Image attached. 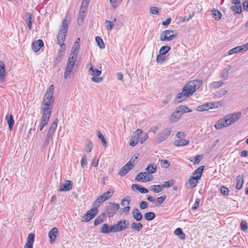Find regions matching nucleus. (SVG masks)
<instances>
[{
	"label": "nucleus",
	"instance_id": "423d86ee",
	"mask_svg": "<svg viewBox=\"0 0 248 248\" xmlns=\"http://www.w3.org/2000/svg\"><path fill=\"white\" fill-rule=\"evenodd\" d=\"M129 225L128 221L126 219H122L118 221L116 224L111 226L112 232H121L126 229Z\"/></svg>",
	"mask_w": 248,
	"mask_h": 248
},
{
	"label": "nucleus",
	"instance_id": "bf43d9fd",
	"mask_svg": "<svg viewBox=\"0 0 248 248\" xmlns=\"http://www.w3.org/2000/svg\"><path fill=\"white\" fill-rule=\"evenodd\" d=\"M158 8L156 7H151L150 8V13L154 15H157L159 13Z\"/></svg>",
	"mask_w": 248,
	"mask_h": 248
},
{
	"label": "nucleus",
	"instance_id": "39448f33",
	"mask_svg": "<svg viewBox=\"0 0 248 248\" xmlns=\"http://www.w3.org/2000/svg\"><path fill=\"white\" fill-rule=\"evenodd\" d=\"M177 34L175 33L173 30H167L163 31L159 36L161 41H170L177 36Z\"/></svg>",
	"mask_w": 248,
	"mask_h": 248
},
{
	"label": "nucleus",
	"instance_id": "3c124183",
	"mask_svg": "<svg viewBox=\"0 0 248 248\" xmlns=\"http://www.w3.org/2000/svg\"><path fill=\"white\" fill-rule=\"evenodd\" d=\"M105 24L106 26V28L108 30H111L114 26V24L109 20H105Z\"/></svg>",
	"mask_w": 248,
	"mask_h": 248
},
{
	"label": "nucleus",
	"instance_id": "473e14b6",
	"mask_svg": "<svg viewBox=\"0 0 248 248\" xmlns=\"http://www.w3.org/2000/svg\"><path fill=\"white\" fill-rule=\"evenodd\" d=\"M26 18V22L28 25V28L30 30H31L32 29V21H31V14L29 13H26L25 15Z\"/></svg>",
	"mask_w": 248,
	"mask_h": 248
},
{
	"label": "nucleus",
	"instance_id": "4be33fe9",
	"mask_svg": "<svg viewBox=\"0 0 248 248\" xmlns=\"http://www.w3.org/2000/svg\"><path fill=\"white\" fill-rule=\"evenodd\" d=\"M231 65H228L226 67L223 69L221 74V78L223 79L226 80L227 79H228L229 77V72L231 69Z\"/></svg>",
	"mask_w": 248,
	"mask_h": 248
},
{
	"label": "nucleus",
	"instance_id": "5701e85b",
	"mask_svg": "<svg viewBox=\"0 0 248 248\" xmlns=\"http://www.w3.org/2000/svg\"><path fill=\"white\" fill-rule=\"evenodd\" d=\"M204 166H200L194 171L193 175H195V177L200 179L202 177V172L204 170Z\"/></svg>",
	"mask_w": 248,
	"mask_h": 248
},
{
	"label": "nucleus",
	"instance_id": "0eeeda50",
	"mask_svg": "<svg viewBox=\"0 0 248 248\" xmlns=\"http://www.w3.org/2000/svg\"><path fill=\"white\" fill-rule=\"evenodd\" d=\"M241 116V113L239 112L229 114L225 117L226 121L225 123L229 126L237 121Z\"/></svg>",
	"mask_w": 248,
	"mask_h": 248
},
{
	"label": "nucleus",
	"instance_id": "4d7b16f0",
	"mask_svg": "<svg viewBox=\"0 0 248 248\" xmlns=\"http://www.w3.org/2000/svg\"><path fill=\"white\" fill-rule=\"evenodd\" d=\"M34 237L35 235L34 233H29L27 238V242L33 244L34 241Z\"/></svg>",
	"mask_w": 248,
	"mask_h": 248
},
{
	"label": "nucleus",
	"instance_id": "4468645a",
	"mask_svg": "<svg viewBox=\"0 0 248 248\" xmlns=\"http://www.w3.org/2000/svg\"><path fill=\"white\" fill-rule=\"evenodd\" d=\"M73 184L70 180H66L64 183L61 185L59 189L60 191H67L72 188Z\"/></svg>",
	"mask_w": 248,
	"mask_h": 248
},
{
	"label": "nucleus",
	"instance_id": "7ed1b4c3",
	"mask_svg": "<svg viewBox=\"0 0 248 248\" xmlns=\"http://www.w3.org/2000/svg\"><path fill=\"white\" fill-rule=\"evenodd\" d=\"M80 46L74 44L70 53V57L68 59L65 68L63 77L66 79L70 75L76 61Z\"/></svg>",
	"mask_w": 248,
	"mask_h": 248
},
{
	"label": "nucleus",
	"instance_id": "f704fd0d",
	"mask_svg": "<svg viewBox=\"0 0 248 248\" xmlns=\"http://www.w3.org/2000/svg\"><path fill=\"white\" fill-rule=\"evenodd\" d=\"M170 49V47L167 46H164L162 47L159 49V54L162 55H164L167 54Z\"/></svg>",
	"mask_w": 248,
	"mask_h": 248
},
{
	"label": "nucleus",
	"instance_id": "c03bdc74",
	"mask_svg": "<svg viewBox=\"0 0 248 248\" xmlns=\"http://www.w3.org/2000/svg\"><path fill=\"white\" fill-rule=\"evenodd\" d=\"M146 177H145L142 173H139L137 175L135 180L141 182H146Z\"/></svg>",
	"mask_w": 248,
	"mask_h": 248
},
{
	"label": "nucleus",
	"instance_id": "13d9d810",
	"mask_svg": "<svg viewBox=\"0 0 248 248\" xmlns=\"http://www.w3.org/2000/svg\"><path fill=\"white\" fill-rule=\"evenodd\" d=\"M93 148V144L91 140H89L86 146V150L88 153L90 152Z\"/></svg>",
	"mask_w": 248,
	"mask_h": 248
},
{
	"label": "nucleus",
	"instance_id": "5fc2aeb1",
	"mask_svg": "<svg viewBox=\"0 0 248 248\" xmlns=\"http://www.w3.org/2000/svg\"><path fill=\"white\" fill-rule=\"evenodd\" d=\"M97 136L98 138L100 139V140H101L103 145H105L106 146L107 144V141L102 134L100 132L98 131L97 132Z\"/></svg>",
	"mask_w": 248,
	"mask_h": 248
},
{
	"label": "nucleus",
	"instance_id": "052dcab7",
	"mask_svg": "<svg viewBox=\"0 0 248 248\" xmlns=\"http://www.w3.org/2000/svg\"><path fill=\"white\" fill-rule=\"evenodd\" d=\"M241 229L243 231H245L248 229V225L245 220H242L241 222Z\"/></svg>",
	"mask_w": 248,
	"mask_h": 248
},
{
	"label": "nucleus",
	"instance_id": "a211bd4d",
	"mask_svg": "<svg viewBox=\"0 0 248 248\" xmlns=\"http://www.w3.org/2000/svg\"><path fill=\"white\" fill-rule=\"evenodd\" d=\"M181 114L176 109H175L170 116V122L171 123H175L178 121L181 118Z\"/></svg>",
	"mask_w": 248,
	"mask_h": 248
},
{
	"label": "nucleus",
	"instance_id": "0e129e2a",
	"mask_svg": "<svg viewBox=\"0 0 248 248\" xmlns=\"http://www.w3.org/2000/svg\"><path fill=\"white\" fill-rule=\"evenodd\" d=\"M203 158V156L202 155H196L195 157L194 164H198Z\"/></svg>",
	"mask_w": 248,
	"mask_h": 248
},
{
	"label": "nucleus",
	"instance_id": "ddd939ff",
	"mask_svg": "<svg viewBox=\"0 0 248 248\" xmlns=\"http://www.w3.org/2000/svg\"><path fill=\"white\" fill-rule=\"evenodd\" d=\"M59 230L56 228H53L48 232V237L50 239V243L51 244L54 243L55 242L56 238L58 235Z\"/></svg>",
	"mask_w": 248,
	"mask_h": 248
},
{
	"label": "nucleus",
	"instance_id": "7c9ffc66",
	"mask_svg": "<svg viewBox=\"0 0 248 248\" xmlns=\"http://www.w3.org/2000/svg\"><path fill=\"white\" fill-rule=\"evenodd\" d=\"M243 183L244 180L243 176L241 175H238L236 178V188L237 189L240 190L242 188Z\"/></svg>",
	"mask_w": 248,
	"mask_h": 248
},
{
	"label": "nucleus",
	"instance_id": "393cba45",
	"mask_svg": "<svg viewBox=\"0 0 248 248\" xmlns=\"http://www.w3.org/2000/svg\"><path fill=\"white\" fill-rule=\"evenodd\" d=\"M176 109L182 115V114L186 112H190L192 110L189 109L187 106L185 105H181L178 106L176 108Z\"/></svg>",
	"mask_w": 248,
	"mask_h": 248
},
{
	"label": "nucleus",
	"instance_id": "ea45409f",
	"mask_svg": "<svg viewBox=\"0 0 248 248\" xmlns=\"http://www.w3.org/2000/svg\"><path fill=\"white\" fill-rule=\"evenodd\" d=\"M212 12L213 16L215 19L219 20L221 18L222 14L218 10L214 9Z\"/></svg>",
	"mask_w": 248,
	"mask_h": 248
},
{
	"label": "nucleus",
	"instance_id": "72a5a7b5",
	"mask_svg": "<svg viewBox=\"0 0 248 248\" xmlns=\"http://www.w3.org/2000/svg\"><path fill=\"white\" fill-rule=\"evenodd\" d=\"M111 229V226L109 227L108 224H104L101 229L100 232L102 233H107L109 232H112Z\"/></svg>",
	"mask_w": 248,
	"mask_h": 248
},
{
	"label": "nucleus",
	"instance_id": "dca6fc26",
	"mask_svg": "<svg viewBox=\"0 0 248 248\" xmlns=\"http://www.w3.org/2000/svg\"><path fill=\"white\" fill-rule=\"evenodd\" d=\"M44 46L43 41L39 39L34 42L32 44V48L35 52H37Z\"/></svg>",
	"mask_w": 248,
	"mask_h": 248
},
{
	"label": "nucleus",
	"instance_id": "1a4fd4ad",
	"mask_svg": "<svg viewBox=\"0 0 248 248\" xmlns=\"http://www.w3.org/2000/svg\"><path fill=\"white\" fill-rule=\"evenodd\" d=\"M171 133V129L169 127L165 128L155 139L156 142L159 143L166 140L170 135Z\"/></svg>",
	"mask_w": 248,
	"mask_h": 248
},
{
	"label": "nucleus",
	"instance_id": "09e8293b",
	"mask_svg": "<svg viewBox=\"0 0 248 248\" xmlns=\"http://www.w3.org/2000/svg\"><path fill=\"white\" fill-rule=\"evenodd\" d=\"M166 198V196L165 195L158 197L156 201V206H159L161 203H162L164 202V201L165 200Z\"/></svg>",
	"mask_w": 248,
	"mask_h": 248
},
{
	"label": "nucleus",
	"instance_id": "b1692460",
	"mask_svg": "<svg viewBox=\"0 0 248 248\" xmlns=\"http://www.w3.org/2000/svg\"><path fill=\"white\" fill-rule=\"evenodd\" d=\"M5 119L8 124L9 129L11 130L15 123L13 116L12 114H8L6 115Z\"/></svg>",
	"mask_w": 248,
	"mask_h": 248
},
{
	"label": "nucleus",
	"instance_id": "37998d69",
	"mask_svg": "<svg viewBox=\"0 0 248 248\" xmlns=\"http://www.w3.org/2000/svg\"><path fill=\"white\" fill-rule=\"evenodd\" d=\"M204 107H205V110H208L210 108H217V106L215 103H207L205 104H203Z\"/></svg>",
	"mask_w": 248,
	"mask_h": 248
},
{
	"label": "nucleus",
	"instance_id": "338daca9",
	"mask_svg": "<svg viewBox=\"0 0 248 248\" xmlns=\"http://www.w3.org/2000/svg\"><path fill=\"white\" fill-rule=\"evenodd\" d=\"M148 207V203L145 201L141 202L140 204V209H144Z\"/></svg>",
	"mask_w": 248,
	"mask_h": 248
},
{
	"label": "nucleus",
	"instance_id": "bb28decb",
	"mask_svg": "<svg viewBox=\"0 0 248 248\" xmlns=\"http://www.w3.org/2000/svg\"><path fill=\"white\" fill-rule=\"evenodd\" d=\"M143 227V225L141 223H136L133 222L131 225V228L134 231L139 232Z\"/></svg>",
	"mask_w": 248,
	"mask_h": 248
},
{
	"label": "nucleus",
	"instance_id": "c9c22d12",
	"mask_svg": "<svg viewBox=\"0 0 248 248\" xmlns=\"http://www.w3.org/2000/svg\"><path fill=\"white\" fill-rule=\"evenodd\" d=\"M174 233L175 235L179 236V238L181 239H184L185 238V235L180 228H177L174 231Z\"/></svg>",
	"mask_w": 248,
	"mask_h": 248
},
{
	"label": "nucleus",
	"instance_id": "680f3d73",
	"mask_svg": "<svg viewBox=\"0 0 248 248\" xmlns=\"http://www.w3.org/2000/svg\"><path fill=\"white\" fill-rule=\"evenodd\" d=\"M91 80L93 82L98 83L101 82L103 80V78L98 76H94L91 78Z\"/></svg>",
	"mask_w": 248,
	"mask_h": 248
},
{
	"label": "nucleus",
	"instance_id": "f8f14e48",
	"mask_svg": "<svg viewBox=\"0 0 248 248\" xmlns=\"http://www.w3.org/2000/svg\"><path fill=\"white\" fill-rule=\"evenodd\" d=\"M132 164L130 162H127L120 170L118 174L121 177L125 176L132 169Z\"/></svg>",
	"mask_w": 248,
	"mask_h": 248
},
{
	"label": "nucleus",
	"instance_id": "9d476101",
	"mask_svg": "<svg viewBox=\"0 0 248 248\" xmlns=\"http://www.w3.org/2000/svg\"><path fill=\"white\" fill-rule=\"evenodd\" d=\"M97 211L98 209L96 207L92 208L83 216V221L85 222L89 221L97 214Z\"/></svg>",
	"mask_w": 248,
	"mask_h": 248
},
{
	"label": "nucleus",
	"instance_id": "774afa93",
	"mask_svg": "<svg viewBox=\"0 0 248 248\" xmlns=\"http://www.w3.org/2000/svg\"><path fill=\"white\" fill-rule=\"evenodd\" d=\"M87 164V159L85 155H84L81 160V166L83 168Z\"/></svg>",
	"mask_w": 248,
	"mask_h": 248
},
{
	"label": "nucleus",
	"instance_id": "a19ab883",
	"mask_svg": "<svg viewBox=\"0 0 248 248\" xmlns=\"http://www.w3.org/2000/svg\"><path fill=\"white\" fill-rule=\"evenodd\" d=\"M57 123L58 119H56L51 124L48 131L52 134H54L57 127Z\"/></svg>",
	"mask_w": 248,
	"mask_h": 248
},
{
	"label": "nucleus",
	"instance_id": "412c9836",
	"mask_svg": "<svg viewBox=\"0 0 248 248\" xmlns=\"http://www.w3.org/2000/svg\"><path fill=\"white\" fill-rule=\"evenodd\" d=\"M50 116L42 115L40 125V130H42L44 127L46 125L50 119Z\"/></svg>",
	"mask_w": 248,
	"mask_h": 248
},
{
	"label": "nucleus",
	"instance_id": "49530a36",
	"mask_svg": "<svg viewBox=\"0 0 248 248\" xmlns=\"http://www.w3.org/2000/svg\"><path fill=\"white\" fill-rule=\"evenodd\" d=\"M223 84V82L221 81L213 82L210 85L212 88H217L221 87Z\"/></svg>",
	"mask_w": 248,
	"mask_h": 248
},
{
	"label": "nucleus",
	"instance_id": "2eb2a0df",
	"mask_svg": "<svg viewBox=\"0 0 248 248\" xmlns=\"http://www.w3.org/2000/svg\"><path fill=\"white\" fill-rule=\"evenodd\" d=\"M192 94H177L175 99L173 100V102L175 104H178L185 100L187 97H189Z\"/></svg>",
	"mask_w": 248,
	"mask_h": 248
},
{
	"label": "nucleus",
	"instance_id": "20e7f679",
	"mask_svg": "<svg viewBox=\"0 0 248 248\" xmlns=\"http://www.w3.org/2000/svg\"><path fill=\"white\" fill-rule=\"evenodd\" d=\"M202 84V81L201 79L190 81L184 86L182 93H194L200 88Z\"/></svg>",
	"mask_w": 248,
	"mask_h": 248
},
{
	"label": "nucleus",
	"instance_id": "603ef678",
	"mask_svg": "<svg viewBox=\"0 0 248 248\" xmlns=\"http://www.w3.org/2000/svg\"><path fill=\"white\" fill-rule=\"evenodd\" d=\"M156 61L157 63L162 64L165 61V58L159 54L157 56Z\"/></svg>",
	"mask_w": 248,
	"mask_h": 248
},
{
	"label": "nucleus",
	"instance_id": "6e6552de",
	"mask_svg": "<svg viewBox=\"0 0 248 248\" xmlns=\"http://www.w3.org/2000/svg\"><path fill=\"white\" fill-rule=\"evenodd\" d=\"M120 207L119 204L116 203H110L107 206L106 209V214L108 217L113 216L118 211Z\"/></svg>",
	"mask_w": 248,
	"mask_h": 248
},
{
	"label": "nucleus",
	"instance_id": "8fccbe9b",
	"mask_svg": "<svg viewBox=\"0 0 248 248\" xmlns=\"http://www.w3.org/2000/svg\"><path fill=\"white\" fill-rule=\"evenodd\" d=\"M53 135V134L48 131L45 140L44 145H48L50 141V139L52 138Z\"/></svg>",
	"mask_w": 248,
	"mask_h": 248
},
{
	"label": "nucleus",
	"instance_id": "864d4df0",
	"mask_svg": "<svg viewBox=\"0 0 248 248\" xmlns=\"http://www.w3.org/2000/svg\"><path fill=\"white\" fill-rule=\"evenodd\" d=\"M103 198H101V196H99L96 201L94 202L93 205L95 206H99L103 202L104 200H103Z\"/></svg>",
	"mask_w": 248,
	"mask_h": 248
},
{
	"label": "nucleus",
	"instance_id": "e2e57ef3",
	"mask_svg": "<svg viewBox=\"0 0 248 248\" xmlns=\"http://www.w3.org/2000/svg\"><path fill=\"white\" fill-rule=\"evenodd\" d=\"M220 192L221 193L224 195H227L229 193V189L228 188L224 186H222L221 187H220Z\"/></svg>",
	"mask_w": 248,
	"mask_h": 248
},
{
	"label": "nucleus",
	"instance_id": "f3484780",
	"mask_svg": "<svg viewBox=\"0 0 248 248\" xmlns=\"http://www.w3.org/2000/svg\"><path fill=\"white\" fill-rule=\"evenodd\" d=\"M6 76L5 67L4 62L0 61V80L3 82Z\"/></svg>",
	"mask_w": 248,
	"mask_h": 248
},
{
	"label": "nucleus",
	"instance_id": "cd10ccee",
	"mask_svg": "<svg viewBox=\"0 0 248 248\" xmlns=\"http://www.w3.org/2000/svg\"><path fill=\"white\" fill-rule=\"evenodd\" d=\"M146 170L149 173H154L157 170V166L156 164L153 163L149 165L146 168Z\"/></svg>",
	"mask_w": 248,
	"mask_h": 248
},
{
	"label": "nucleus",
	"instance_id": "79ce46f5",
	"mask_svg": "<svg viewBox=\"0 0 248 248\" xmlns=\"http://www.w3.org/2000/svg\"><path fill=\"white\" fill-rule=\"evenodd\" d=\"M144 217L146 219V220L149 221V220H152L154 218H155V214L154 213L149 212L146 213L144 214Z\"/></svg>",
	"mask_w": 248,
	"mask_h": 248
},
{
	"label": "nucleus",
	"instance_id": "c756f323",
	"mask_svg": "<svg viewBox=\"0 0 248 248\" xmlns=\"http://www.w3.org/2000/svg\"><path fill=\"white\" fill-rule=\"evenodd\" d=\"M113 192L114 190L113 189H110L107 192L104 193L103 194H102L100 196L101 198H103V200H104L105 201L112 196Z\"/></svg>",
	"mask_w": 248,
	"mask_h": 248
},
{
	"label": "nucleus",
	"instance_id": "69168bd1",
	"mask_svg": "<svg viewBox=\"0 0 248 248\" xmlns=\"http://www.w3.org/2000/svg\"><path fill=\"white\" fill-rule=\"evenodd\" d=\"M103 220L102 218L101 217H97L96 218L94 221V225L95 226H97L99 224L101 223L102 222H103Z\"/></svg>",
	"mask_w": 248,
	"mask_h": 248
},
{
	"label": "nucleus",
	"instance_id": "4c0bfd02",
	"mask_svg": "<svg viewBox=\"0 0 248 248\" xmlns=\"http://www.w3.org/2000/svg\"><path fill=\"white\" fill-rule=\"evenodd\" d=\"M95 41L96 43H97V45L99 46V47L100 49H103L105 48V44L102 40V38L99 36H96L95 37Z\"/></svg>",
	"mask_w": 248,
	"mask_h": 248
},
{
	"label": "nucleus",
	"instance_id": "c85d7f7f",
	"mask_svg": "<svg viewBox=\"0 0 248 248\" xmlns=\"http://www.w3.org/2000/svg\"><path fill=\"white\" fill-rule=\"evenodd\" d=\"M142 133V130L140 129H138L133 133L132 138L134 140H136L137 141H140V138Z\"/></svg>",
	"mask_w": 248,
	"mask_h": 248
},
{
	"label": "nucleus",
	"instance_id": "6e6d98bb",
	"mask_svg": "<svg viewBox=\"0 0 248 248\" xmlns=\"http://www.w3.org/2000/svg\"><path fill=\"white\" fill-rule=\"evenodd\" d=\"M84 1H83L82 2L80 10V14L79 15L78 17L80 19H82L83 20V18H84V15H83L84 13V10H83V7H84Z\"/></svg>",
	"mask_w": 248,
	"mask_h": 248
},
{
	"label": "nucleus",
	"instance_id": "a18cd8bd",
	"mask_svg": "<svg viewBox=\"0 0 248 248\" xmlns=\"http://www.w3.org/2000/svg\"><path fill=\"white\" fill-rule=\"evenodd\" d=\"M231 9L232 11L235 12L236 13L240 14L242 12L241 4L235 5L231 7Z\"/></svg>",
	"mask_w": 248,
	"mask_h": 248
},
{
	"label": "nucleus",
	"instance_id": "f257e3e1",
	"mask_svg": "<svg viewBox=\"0 0 248 248\" xmlns=\"http://www.w3.org/2000/svg\"><path fill=\"white\" fill-rule=\"evenodd\" d=\"M68 27V21L65 19L62 22L61 29L57 37V44L60 46L58 54L60 57L63 55L65 51V46L64 41L66 36Z\"/></svg>",
	"mask_w": 248,
	"mask_h": 248
},
{
	"label": "nucleus",
	"instance_id": "a878e982",
	"mask_svg": "<svg viewBox=\"0 0 248 248\" xmlns=\"http://www.w3.org/2000/svg\"><path fill=\"white\" fill-rule=\"evenodd\" d=\"M199 179L195 177V175H193L188 180V184L189 185V186L191 187H194L195 186H196L198 183Z\"/></svg>",
	"mask_w": 248,
	"mask_h": 248
},
{
	"label": "nucleus",
	"instance_id": "2f4dec72",
	"mask_svg": "<svg viewBox=\"0 0 248 248\" xmlns=\"http://www.w3.org/2000/svg\"><path fill=\"white\" fill-rule=\"evenodd\" d=\"M189 143V141L186 140L180 139L175 140L174 144L176 146H185Z\"/></svg>",
	"mask_w": 248,
	"mask_h": 248
},
{
	"label": "nucleus",
	"instance_id": "6ab92c4d",
	"mask_svg": "<svg viewBox=\"0 0 248 248\" xmlns=\"http://www.w3.org/2000/svg\"><path fill=\"white\" fill-rule=\"evenodd\" d=\"M133 217L137 221H140L142 218V215L138 208H134L132 212Z\"/></svg>",
	"mask_w": 248,
	"mask_h": 248
},
{
	"label": "nucleus",
	"instance_id": "e433bc0d",
	"mask_svg": "<svg viewBox=\"0 0 248 248\" xmlns=\"http://www.w3.org/2000/svg\"><path fill=\"white\" fill-rule=\"evenodd\" d=\"M89 73L94 76H99L101 74V71L97 69H93L92 67L89 68Z\"/></svg>",
	"mask_w": 248,
	"mask_h": 248
},
{
	"label": "nucleus",
	"instance_id": "f03ea898",
	"mask_svg": "<svg viewBox=\"0 0 248 248\" xmlns=\"http://www.w3.org/2000/svg\"><path fill=\"white\" fill-rule=\"evenodd\" d=\"M54 98L52 94H45L41 105L42 115L50 116L53 109Z\"/></svg>",
	"mask_w": 248,
	"mask_h": 248
},
{
	"label": "nucleus",
	"instance_id": "de8ad7c7",
	"mask_svg": "<svg viewBox=\"0 0 248 248\" xmlns=\"http://www.w3.org/2000/svg\"><path fill=\"white\" fill-rule=\"evenodd\" d=\"M159 161L160 162V165L162 168L166 169L169 168L170 165V163L168 160L161 159L159 160Z\"/></svg>",
	"mask_w": 248,
	"mask_h": 248
},
{
	"label": "nucleus",
	"instance_id": "aec40b11",
	"mask_svg": "<svg viewBox=\"0 0 248 248\" xmlns=\"http://www.w3.org/2000/svg\"><path fill=\"white\" fill-rule=\"evenodd\" d=\"M225 122L226 121L225 117L222 119H219L215 125L216 128L218 129L228 126V125Z\"/></svg>",
	"mask_w": 248,
	"mask_h": 248
},
{
	"label": "nucleus",
	"instance_id": "9b49d317",
	"mask_svg": "<svg viewBox=\"0 0 248 248\" xmlns=\"http://www.w3.org/2000/svg\"><path fill=\"white\" fill-rule=\"evenodd\" d=\"M248 50V43L239 46H237L229 50L228 54L232 55L241 51H246Z\"/></svg>",
	"mask_w": 248,
	"mask_h": 248
},
{
	"label": "nucleus",
	"instance_id": "58836bf2",
	"mask_svg": "<svg viewBox=\"0 0 248 248\" xmlns=\"http://www.w3.org/2000/svg\"><path fill=\"white\" fill-rule=\"evenodd\" d=\"M151 190L155 193H159L162 190V187L160 185H152L151 186Z\"/></svg>",
	"mask_w": 248,
	"mask_h": 248
}]
</instances>
